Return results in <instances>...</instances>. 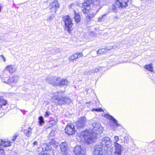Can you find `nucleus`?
<instances>
[{
    "instance_id": "nucleus-43",
    "label": "nucleus",
    "mask_w": 155,
    "mask_h": 155,
    "mask_svg": "<svg viewBox=\"0 0 155 155\" xmlns=\"http://www.w3.org/2000/svg\"><path fill=\"white\" fill-rule=\"evenodd\" d=\"M38 144V142L37 141H35L33 143V144L34 146L35 145H37Z\"/></svg>"
},
{
    "instance_id": "nucleus-24",
    "label": "nucleus",
    "mask_w": 155,
    "mask_h": 155,
    "mask_svg": "<svg viewBox=\"0 0 155 155\" xmlns=\"http://www.w3.org/2000/svg\"><path fill=\"white\" fill-rule=\"evenodd\" d=\"M144 68L147 70L151 71H152L153 70V68L151 65V64H148L144 67Z\"/></svg>"
},
{
    "instance_id": "nucleus-14",
    "label": "nucleus",
    "mask_w": 155,
    "mask_h": 155,
    "mask_svg": "<svg viewBox=\"0 0 155 155\" xmlns=\"http://www.w3.org/2000/svg\"><path fill=\"white\" fill-rule=\"evenodd\" d=\"M104 147L101 144H97L95 146L94 154H98L100 153H103L102 148Z\"/></svg>"
},
{
    "instance_id": "nucleus-17",
    "label": "nucleus",
    "mask_w": 155,
    "mask_h": 155,
    "mask_svg": "<svg viewBox=\"0 0 155 155\" xmlns=\"http://www.w3.org/2000/svg\"><path fill=\"white\" fill-rule=\"evenodd\" d=\"M73 12L74 14V18L76 23H79L81 21V17L79 12H77L76 10H74Z\"/></svg>"
},
{
    "instance_id": "nucleus-10",
    "label": "nucleus",
    "mask_w": 155,
    "mask_h": 155,
    "mask_svg": "<svg viewBox=\"0 0 155 155\" xmlns=\"http://www.w3.org/2000/svg\"><path fill=\"white\" fill-rule=\"evenodd\" d=\"M69 82L66 79L61 78L59 77H58L56 85L59 86H64L67 85Z\"/></svg>"
},
{
    "instance_id": "nucleus-29",
    "label": "nucleus",
    "mask_w": 155,
    "mask_h": 155,
    "mask_svg": "<svg viewBox=\"0 0 155 155\" xmlns=\"http://www.w3.org/2000/svg\"><path fill=\"white\" fill-rule=\"evenodd\" d=\"M95 14L94 13H91L89 14L87 16V18H88L89 20L93 18L95 15Z\"/></svg>"
},
{
    "instance_id": "nucleus-26",
    "label": "nucleus",
    "mask_w": 155,
    "mask_h": 155,
    "mask_svg": "<svg viewBox=\"0 0 155 155\" xmlns=\"http://www.w3.org/2000/svg\"><path fill=\"white\" fill-rule=\"evenodd\" d=\"M7 104L6 101L4 100L3 99H1L0 100V107H2V105L5 106Z\"/></svg>"
},
{
    "instance_id": "nucleus-49",
    "label": "nucleus",
    "mask_w": 155,
    "mask_h": 155,
    "mask_svg": "<svg viewBox=\"0 0 155 155\" xmlns=\"http://www.w3.org/2000/svg\"><path fill=\"white\" fill-rule=\"evenodd\" d=\"M1 39V38L0 37V40Z\"/></svg>"
},
{
    "instance_id": "nucleus-44",
    "label": "nucleus",
    "mask_w": 155,
    "mask_h": 155,
    "mask_svg": "<svg viewBox=\"0 0 155 155\" xmlns=\"http://www.w3.org/2000/svg\"><path fill=\"white\" fill-rule=\"evenodd\" d=\"M118 18V17L117 16H115L114 17V19H117Z\"/></svg>"
},
{
    "instance_id": "nucleus-16",
    "label": "nucleus",
    "mask_w": 155,
    "mask_h": 155,
    "mask_svg": "<svg viewBox=\"0 0 155 155\" xmlns=\"http://www.w3.org/2000/svg\"><path fill=\"white\" fill-rule=\"evenodd\" d=\"M58 77H55L54 78L53 77H48L46 79L47 81L51 84H52L55 83L57 81Z\"/></svg>"
},
{
    "instance_id": "nucleus-18",
    "label": "nucleus",
    "mask_w": 155,
    "mask_h": 155,
    "mask_svg": "<svg viewBox=\"0 0 155 155\" xmlns=\"http://www.w3.org/2000/svg\"><path fill=\"white\" fill-rule=\"evenodd\" d=\"M114 145L115 147V152L121 153L122 151V148L121 145L116 142H114Z\"/></svg>"
},
{
    "instance_id": "nucleus-3",
    "label": "nucleus",
    "mask_w": 155,
    "mask_h": 155,
    "mask_svg": "<svg viewBox=\"0 0 155 155\" xmlns=\"http://www.w3.org/2000/svg\"><path fill=\"white\" fill-rule=\"evenodd\" d=\"M83 2L81 6V9L83 12L84 14H87L89 10L91 9L90 5L92 3L97 5L100 4L99 0H83Z\"/></svg>"
},
{
    "instance_id": "nucleus-37",
    "label": "nucleus",
    "mask_w": 155,
    "mask_h": 155,
    "mask_svg": "<svg viewBox=\"0 0 155 155\" xmlns=\"http://www.w3.org/2000/svg\"><path fill=\"white\" fill-rule=\"evenodd\" d=\"M3 61L4 62H5L6 61V59L3 56V55H0V61Z\"/></svg>"
},
{
    "instance_id": "nucleus-46",
    "label": "nucleus",
    "mask_w": 155,
    "mask_h": 155,
    "mask_svg": "<svg viewBox=\"0 0 155 155\" xmlns=\"http://www.w3.org/2000/svg\"><path fill=\"white\" fill-rule=\"evenodd\" d=\"M74 4L73 3H72L70 5V6L71 7H72L73 6Z\"/></svg>"
},
{
    "instance_id": "nucleus-19",
    "label": "nucleus",
    "mask_w": 155,
    "mask_h": 155,
    "mask_svg": "<svg viewBox=\"0 0 155 155\" xmlns=\"http://www.w3.org/2000/svg\"><path fill=\"white\" fill-rule=\"evenodd\" d=\"M5 69L8 71L10 73H12L15 71L16 68L14 66L9 65L6 67Z\"/></svg>"
},
{
    "instance_id": "nucleus-21",
    "label": "nucleus",
    "mask_w": 155,
    "mask_h": 155,
    "mask_svg": "<svg viewBox=\"0 0 155 155\" xmlns=\"http://www.w3.org/2000/svg\"><path fill=\"white\" fill-rule=\"evenodd\" d=\"M107 118L111 120L113 123L117 127H118L119 124L117 123V121L112 116L110 115H108Z\"/></svg>"
},
{
    "instance_id": "nucleus-41",
    "label": "nucleus",
    "mask_w": 155,
    "mask_h": 155,
    "mask_svg": "<svg viewBox=\"0 0 155 155\" xmlns=\"http://www.w3.org/2000/svg\"><path fill=\"white\" fill-rule=\"evenodd\" d=\"M39 155H51L49 153H40L39 154Z\"/></svg>"
},
{
    "instance_id": "nucleus-20",
    "label": "nucleus",
    "mask_w": 155,
    "mask_h": 155,
    "mask_svg": "<svg viewBox=\"0 0 155 155\" xmlns=\"http://www.w3.org/2000/svg\"><path fill=\"white\" fill-rule=\"evenodd\" d=\"M42 150L44 151H48L52 149L51 147L49 144L48 145V144L45 143L43 144L41 146Z\"/></svg>"
},
{
    "instance_id": "nucleus-9",
    "label": "nucleus",
    "mask_w": 155,
    "mask_h": 155,
    "mask_svg": "<svg viewBox=\"0 0 155 155\" xmlns=\"http://www.w3.org/2000/svg\"><path fill=\"white\" fill-rule=\"evenodd\" d=\"M11 142L8 140L5 141L3 143L2 140L0 139V155H4L5 154L4 151L2 148V145L3 143L4 147H7L11 146Z\"/></svg>"
},
{
    "instance_id": "nucleus-45",
    "label": "nucleus",
    "mask_w": 155,
    "mask_h": 155,
    "mask_svg": "<svg viewBox=\"0 0 155 155\" xmlns=\"http://www.w3.org/2000/svg\"><path fill=\"white\" fill-rule=\"evenodd\" d=\"M95 155H104L103 154V153H99L98 154H94Z\"/></svg>"
},
{
    "instance_id": "nucleus-39",
    "label": "nucleus",
    "mask_w": 155,
    "mask_h": 155,
    "mask_svg": "<svg viewBox=\"0 0 155 155\" xmlns=\"http://www.w3.org/2000/svg\"><path fill=\"white\" fill-rule=\"evenodd\" d=\"M114 140L115 142H117L119 140V137L118 136H115L114 137Z\"/></svg>"
},
{
    "instance_id": "nucleus-34",
    "label": "nucleus",
    "mask_w": 155,
    "mask_h": 155,
    "mask_svg": "<svg viewBox=\"0 0 155 155\" xmlns=\"http://www.w3.org/2000/svg\"><path fill=\"white\" fill-rule=\"evenodd\" d=\"M103 67H98L97 68H95L94 69V73H97L102 70V68Z\"/></svg>"
},
{
    "instance_id": "nucleus-2",
    "label": "nucleus",
    "mask_w": 155,
    "mask_h": 155,
    "mask_svg": "<svg viewBox=\"0 0 155 155\" xmlns=\"http://www.w3.org/2000/svg\"><path fill=\"white\" fill-rule=\"evenodd\" d=\"M52 100L57 105L68 104L71 102V100L67 97L55 95L52 98Z\"/></svg>"
},
{
    "instance_id": "nucleus-32",
    "label": "nucleus",
    "mask_w": 155,
    "mask_h": 155,
    "mask_svg": "<svg viewBox=\"0 0 155 155\" xmlns=\"http://www.w3.org/2000/svg\"><path fill=\"white\" fill-rule=\"evenodd\" d=\"M116 48V46L115 45H113V46H108L107 47H105V49L106 50H106H110L112 49H115Z\"/></svg>"
},
{
    "instance_id": "nucleus-31",
    "label": "nucleus",
    "mask_w": 155,
    "mask_h": 155,
    "mask_svg": "<svg viewBox=\"0 0 155 155\" xmlns=\"http://www.w3.org/2000/svg\"><path fill=\"white\" fill-rule=\"evenodd\" d=\"M39 124H40L43 123L44 122L43 117L42 116L39 117L38 118Z\"/></svg>"
},
{
    "instance_id": "nucleus-33",
    "label": "nucleus",
    "mask_w": 155,
    "mask_h": 155,
    "mask_svg": "<svg viewBox=\"0 0 155 155\" xmlns=\"http://www.w3.org/2000/svg\"><path fill=\"white\" fill-rule=\"evenodd\" d=\"M111 9L114 12H117V8L114 4H112L111 6Z\"/></svg>"
},
{
    "instance_id": "nucleus-35",
    "label": "nucleus",
    "mask_w": 155,
    "mask_h": 155,
    "mask_svg": "<svg viewBox=\"0 0 155 155\" xmlns=\"http://www.w3.org/2000/svg\"><path fill=\"white\" fill-rule=\"evenodd\" d=\"M18 134L17 133L14 134L12 137V141H14L15 140L16 138L18 137Z\"/></svg>"
},
{
    "instance_id": "nucleus-42",
    "label": "nucleus",
    "mask_w": 155,
    "mask_h": 155,
    "mask_svg": "<svg viewBox=\"0 0 155 155\" xmlns=\"http://www.w3.org/2000/svg\"><path fill=\"white\" fill-rule=\"evenodd\" d=\"M111 155H121V153L115 152L113 154H112Z\"/></svg>"
},
{
    "instance_id": "nucleus-7",
    "label": "nucleus",
    "mask_w": 155,
    "mask_h": 155,
    "mask_svg": "<svg viewBox=\"0 0 155 155\" xmlns=\"http://www.w3.org/2000/svg\"><path fill=\"white\" fill-rule=\"evenodd\" d=\"M48 8L51 13L55 14L56 13L57 9L59 8V5L58 1L54 0L53 2L51 3Z\"/></svg>"
},
{
    "instance_id": "nucleus-23",
    "label": "nucleus",
    "mask_w": 155,
    "mask_h": 155,
    "mask_svg": "<svg viewBox=\"0 0 155 155\" xmlns=\"http://www.w3.org/2000/svg\"><path fill=\"white\" fill-rule=\"evenodd\" d=\"M50 143L51 144L50 145H52L55 148H57L58 145V143L54 140V139L52 140Z\"/></svg>"
},
{
    "instance_id": "nucleus-36",
    "label": "nucleus",
    "mask_w": 155,
    "mask_h": 155,
    "mask_svg": "<svg viewBox=\"0 0 155 155\" xmlns=\"http://www.w3.org/2000/svg\"><path fill=\"white\" fill-rule=\"evenodd\" d=\"M93 73H94V70H88L86 72V74H92Z\"/></svg>"
},
{
    "instance_id": "nucleus-1",
    "label": "nucleus",
    "mask_w": 155,
    "mask_h": 155,
    "mask_svg": "<svg viewBox=\"0 0 155 155\" xmlns=\"http://www.w3.org/2000/svg\"><path fill=\"white\" fill-rule=\"evenodd\" d=\"M93 130L89 131L88 130L81 133L79 136L80 140L82 142L90 144L94 141L97 137V134L102 132L103 128L101 124L97 122H95L92 124Z\"/></svg>"
},
{
    "instance_id": "nucleus-4",
    "label": "nucleus",
    "mask_w": 155,
    "mask_h": 155,
    "mask_svg": "<svg viewBox=\"0 0 155 155\" xmlns=\"http://www.w3.org/2000/svg\"><path fill=\"white\" fill-rule=\"evenodd\" d=\"M64 21L65 23V30L70 33L72 30L73 25L72 20L70 17L66 15L63 17Z\"/></svg>"
},
{
    "instance_id": "nucleus-38",
    "label": "nucleus",
    "mask_w": 155,
    "mask_h": 155,
    "mask_svg": "<svg viewBox=\"0 0 155 155\" xmlns=\"http://www.w3.org/2000/svg\"><path fill=\"white\" fill-rule=\"evenodd\" d=\"M102 109L101 108H94L91 111H102Z\"/></svg>"
},
{
    "instance_id": "nucleus-12",
    "label": "nucleus",
    "mask_w": 155,
    "mask_h": 155,
    "mask_svg": "<svg viewBox=\"0 0 155 155\" xmlns=\"http://www.w3.org/2000/svg\"><path fill=\"white\" fill-rule=\"evenodd\" d=\"M86 119L85 117H82L80 118L76 123V126L78 128H82L86 125Z\"/></svg>"
},
{
    "instance_id": "nucleus-6",
    "label": "nucleus",
    "mask_w": 155,
    "mask_h": 155,
    "mask_svg": "<svg viewBox=\"0 0 155 155\" xmlns=\"http://www.w3.org/2000/svg\"><path fill=\"white\" fill-rule=\"evenodd\" d=\"M100 143L104 147H110L112 145L110 138L108 137H104L101 140Z\"/></svg>"
},
{
    "instance_id": "nucleus-28",
    "label": "nucleus",
    "mask_w": 155,
    "mask_h": 155,
    "mask_svg": "<svg viewBox=\"0 0 155 155\" xmlns=\"http://www.w3.org/2000/svg\"><path fill=\"white\" fill-rule=\"evenodd\" d=\"M31 133V129L29 127L27 131L26 132V135L28 137H29Z\"/></svg>"
},
{
    "instance_id": "nucleus-11",
    "label": "nucleus",
    "mask_w": 155,
    "mask_h": 155,
    "mask_svg": "<svg viewBox=\"0 0 155 155\" xmlns=\"http://www.w3.org/2000/svg\"><path fill=\"white\" fill-rule=\"evenodd\" d=\"M65 132L68 135H72L75 132L74 126L73 125H68L65 129Z\"/></svg>"
},
{
    "instance_id": "nucleus-22",
    "label": "nucleus",
    "mask_w": 155,
    "mask_h": 155,
    "mask_svg": "<svg viewBox=\"0 0 155 155\" xmlns=\"http://www.w3.org/2000/svg\"><path fill=\"white\" fill-rule=\"evenodd\" d=\"M18 79V77L17 76H14L10 78L8 80V81L10 83H16Z\"/></svg>"
},
{
    "instance_id": "nucleus-5",
    "label": "nucleus",
    "mask_w": 155,
    "mask_h": 155,
    "mask_svg": "<svg viewBox=\"0 0 155 155\" xmlns=\"http://www.w3.org/2000/svg\"><path fill=\"white\" fill-rule=\"evenodd\" d=\"M60 149L63 155H70L68 153V148L66 142H62L60 145Z\"/></svg>"
},
{
    "instance_id": "nucleus-27",
    "label": "nucleus",
    "mask_w": 155,
    "mask_h": 155,
    "mask_svg": "<svg viewBox=\"0 0 155 155\" xmlns=\"http://www.w3.org/2000/svg\"><path fill=\"white\" fill-rule=\"evenodd\" d=\"M54 16L55 15L54 14H53L51 15L47 19V21L48 22H51L54 19Z\"/></svg>"
},
{
    "instance_id": "nucleus-40",
    "label": "nucleus",
    "mask_w": 155,
    "mask_h": 155,
    "mask_svg": "<svg viewBox=\"0 0 155 155\" xmlns=\"http://www.w3.org/2000/svg\"><path fill=\"white\" fill-rule=\"evenodd\" d=\"M50 114V112L49 111H48L46 112L45 115V117H48Z\"/></svg>"
},
{
    "instance_id": "nucleus-8",
    "label": "nucleus",
    "mask_w": 155,
    "mask_h": 155,
    "mask_svg": "<svg viewBox=\"0 0 155 155\" xmlns=\"http://www.w3.org/2000/svg\"><path fill=\"white\" fill-rule=\"evenodd\" d=\"M129 0H116L115 3L118 8H123L128 6Z\"/></svg>"
},
{
    "instance_id": "nucleus-25",
    "label": "nucleus",
    "mask_w": 155,
    "mask_h": 155,
    "mask_svg": "<svg viewBox=\"0 0 155 155\" xmlns=\"http://www.w3.org/2000/svg\"><path fill=\"white\" fill-rule=\"evenodd\" d=\"M106 14L103 15L97 19L98 22H101L103 21L105 19Z\"/></svg>"
},
{
    "instance_id": "nucleus-30",
    "label": "nucleus",
    "mask_w": 155,
    "mask_h": 155,
    "mask_svg": "<svg viewBox=\"0 0 155 155\" xmlns=\"http://www.w3.org/2000/svg\"><path fill=\"white\" fill-rule=\"evenodd\" d=\"M105 51L106 50L104 48L100 49L97 51V54H101L104 53Z\"/></svg>"
},
{
    "instance_id": "nucleus-13",
    "label": "nucleus",
    "mask_w": 155,
    "mask_h": 155,
    "mask_svg": "<svg viewBox=\"0 0 155 155\" xmlns=\"http://www.w3.org/2000/svg\"><path fill=\"white\" fill-rule=\"evenodd\" d=\"M74 151L76 155H84V152L80 146H76Z\"/></svg>"
},
{
    "instance_id": "nucleus-15",
    "label": "nucleus",
    "mask_w": 155,
    "mask_h": 155,
    "mask_svg": "<svg viewBox=\"0 0 155 155\" xmlns=\"http://www.w3.org/2000/svg\"><path fill=\"white\" fill-rule=\"evenodd\" d=\"M82 56L83 54L82 53H76L71 55V57L69 58V60L70 61H73L74 60Z\"/></svg>"
},
{
    "instance_id": "nucleus-47",
    "label": "nucleus",
    "mask_w": 155,
    "mask_h": 155,
    "mask_svg": "<svg viewBox=\"0 0 155 155\" xmlns=\"http://www.w3.org/2000/svg\"><path fill=\"white\" fill-rule=\"evenodd\" d=\"M88 103H90L91 105H92L93 104V103L91 102H89V103H87V104H88Z\"/></svg>"
},
{
    "instance_id": "nucleus-48",
    "label": "nucleus",
    "mask_w": 155,
    "mask_h": 155,
    "mask_svg": "<svg viewBox=\"0 0 155 155\" xmlns=\"http://www.w3.org/2000/svg\"><path fill=\"white\" fill-rule=\"evenodd\" d=\"M1 6H0V12L1 11Z\"/></svg>"
}]
</instances>
